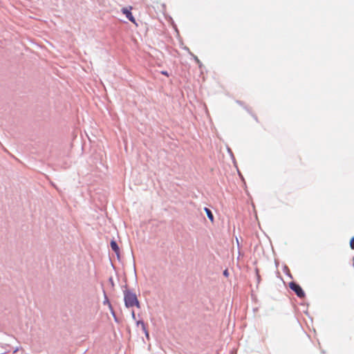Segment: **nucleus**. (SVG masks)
<instances>
[{
  "instance_id": "f257e3e1",
  "label": "nucleus",
  "mask_w": 354,
  "mask_h": 354,
  "mask_svg": "<svg viewBox=\"0 0 354 354\" xmlns=\"http://www.w3.org/2000/svg\"><path fill=\"white\" fill-rule=\"evenodd\" d=\"M124 302L127 307H133L135 306L139 307V302L136 295L130 291H126L124 292Z\"/></svg>"
},
{
  "instance_id": "f03ea898",
  "label": "nucleus",
  "mask_w": 354,
  "mask_h": 354,
  "mask_svg": "<svg viewBox=\"0 0 354 354\" xmlns=\"http://www.w3.org/2000/svg\"><path fill=\"white\" fill-rule=\"evenodd\" d=\"M289 287L292 290H293L296 293V295L299 297L303 298L305 297V293L299 284L295 282H290L289 283Z\"/></svg>"
},
{
  "instance_id": "7ed1b4c3",
  "label": "nucleus",
  "mask_w": 354,
  "mask_h": 354,
  "mask_svg": "<svg viewBox=\"0 0 354 354\" xmlns=\"http://www.w3.org/2000/svg\"><path fill=\"white\" fill-rule=\"evenodd\" d=\"M132 6H129L127 8H123L122 9V12L126 16V17L132 23L136 24V19L133 16L131 13Z\"/></svg>"
},
{
  "instance_id": "20e7f679",
  "label": "nucleus",
  "mask_w": 354,
  "mask_h": 354,
  "mask_svg": "<svg viewBox=\"0 0 354 354\" xmlns=\"http://www.w3.org/2000/svg\"><path fill=\"white\" fill-rule=\"evenodd\" d=\"M111 247L112 250L118 256L119 255L120 250H119V247H118V244L116 243V242L115 241H111Z\"/></svg>"
},
{
  "instance_id": "39448f33",
  "label": "nucleus",
  "mask_w": 354,
  "mask_h": 354,
  "mask_svg": "<svg viewBox=\"0 0 354 354\" xmlns=\"http://www.w3.org/2000/svg\"><path fill=\"white\" fill-rule=\"evenodd\" d=\"M205 211L207 214V217L211 221V222H214V216H213L211 210L209 209H208L207 207H205Z\"/></svg>"
},
{
  "instance_id": "423d86ee",
  "label": "nucleus",
  "mask_w": 354,
  "mask_h": 354,
  "mask_svg": "<svg viewBox=\"0 0 354 354\" xmlns=\"http://www.w3.org/2000/svg\"><path fill=\"white\" fill-rule=\"evenodd\" d=\"M350 247L351 249L354 250V236L350 241Z\"/></svg>"
},
{
  "instance_id": "0eeeda50",
  "label": "nucleus",
  "mask_w": 354,
  "mask_h": 354,
  "mask_svg": "<svg viewBox=\"0 0 354 354\" xmlns=\"http://www.w3.org/2000/svg\"><path fill=\"white\" fill-rule=\"evenodd\" d=\"M223 274L225 276V277H227L229 273H228V270H225L224 272H223Z\"/></svg>"
},
{
  "instance_id": "6e6552de",
  "label": "nucleus",
  "mask_w": 354,
  "mask_h": 354,
  "mask_svg": "<svg viewBox=\"0 0 354 354\" xmlns=\"http://www.w3.org/2000/svg\"><path fill=\"white\" fill-rule=\"evenodd\" d=\"M194 59L195 61L197 62V63H200V60L198 59V58L196 57V56H194Z\"/></svg>"
},
{
  "instance_id": "1a4fd4ad",
  "label": "nucleus",
  "mask_w": 354,
  "mask_h": 354,
  "mask_svg": "<svg viewBox=\"0 0 354 354\" xmlns=\"http://www.w3.org/2000/svg\"><path fill=\"white\" fill-rule=\"evenodd\" d=\"M162 74H163V75H165L168 76V73H167V71H162Z\"/></svg>"
},
{
  "instance_id": "9d476101",
  "label": "nucleus",
  "mask_w": 354,
  "mask_h": 354,
  "mask_svg": "<svg viewBox=\"0 0 354 354\" xmlns=\"http://www.w3.org/2000/svg\"><path fill=\"white\" fill-rule=\"evenodd\" d=\"M140 324H142V326L143 327V328H145V324H144V322H140Z\"/></svg>"
}]
</instances>
